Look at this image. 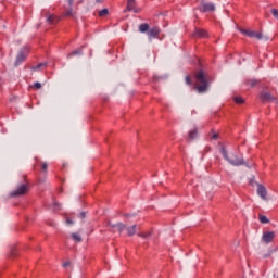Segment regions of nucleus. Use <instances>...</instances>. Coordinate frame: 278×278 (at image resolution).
Wrapping results in <instances>:
<instances>
[{
	"instance_id": "35",
	"label": "nucleus",
	"mask_w": 278,
	"mask_h": 278,
	"mask_svg": "<svg viewBox=\"0 0 278 278\" xmlns=\"http://www.w3.org/2000/svg\"><path fill=\"white\" fill-rule=\"evenodd\" d=\"M206 151H210V148H206Z\"/></svg>"
},
{
	"instance_id": "5",
	"label": "nucleus",
	"mask_w": 278,
	"mask_h": 278,
	"mask_svg": "<svg viewBox=\"0 0 278 278\" xmlns=\"http://www.w3.org/2000/svg\"><path fill=\"white\" fill-rule=\"evenodd\" d=\"M260 99L262 103H277V98L266 90L261 92Z\"/></svg>"
},
{
	"instance_id": "6",
	"label": "nucleus",
	"mask_w": 278,
	"mask_h": 278,
	"mask_svg": "<svg viewBox=\"0 0 278 278\" xmlns=\"http://www.w3.org/2000/svg\"><path fill=\"white\" fill-rule=\"evenodd\" d=\"M110 231H113V233H123L124 229H127V226L123 223H117V224H111L109 223Z\"/></svg>"
},
{
	"instance_id": "29",
	"label": "nucleus",
	"mask_w": 278,
	"mask_h": 278,
	"mask_svg": "<svg viewBox=\"0 0 278 278\" xmlns=\"http://www.w3.org/2000/svg\"><path fill=\"white\" fill-rule=\"evenodd\" d=\"M68 266H71V262L67 261V262L63 263V267H64V268H66V267H68Z\"/></svg>"
},
{
	"instance_id": "32",
	"label": "nucleus",
	"mask_w": 278,
	"mask_h": 278,
	"mask_svg": "<svg viewBox=\"0 0 278 278\" xmlns=\"http://www.w3.org/2000/svg\"><path fill=\"white\" fill-rule=\"evenodd\" d=\"M212 139H213V140H217V139H218V135H217V134H214V135L212 136Z\"/></svg>"
},
{
	"instance_id": "15",
	"label": "nucleus",
	"mask_w": 278,
	"mask_h": 278,
	"mask_svg": "<svg viewBox=\"0 0 278 278\" xmlns=\"http://www.w3.org/2000/svg\"><path fill=\"white\" fill-rule=\"evenodd\" d=\"M257 84H260V81L257 79H247L245 80V86H249L250 88H255V86H257Z\"/></svg>"
},
{
	"instance_id": "36",
	"label": "nucleus",
	"mask_w": 278,
	"mask_h": 278,
	"mask_svg": "<svg viewBox=\"0 0 278 278\" xmlns=\"http://www.w3.org/2000/svg\"><path fill=\"white\" fill-rule=\"evenodd\" d=\"M243 166H249V165H247V163H245Z\"/></svg>"
},
{
	"instance_id": "13",
	"label": "nucleus",
	"mask_w": 278,
	"mask_h": 278,
	"mask_svg": "<svg viewBox=\"0 0 278 278\" xmlns=\"http://www.w3.org/2000/svg\"><path fill=\"white\" fill-rule=\"evenodd\" d=\"M194 38H207V31L201 28L195 29L193 34Z\"/></svg>"
},
{
	"instance_id": "28",
	"label": "nucleus",
	"mask_w": 278,
	"mask_h": 278,
	"mask_svg": "<svg viewBox=\"0 0 278 278\" xmlns=\"http://www.w3.org/2000/svg\"><path fill=\"white\" fill-rule=\"evenodd\" d=\"M35 88L37 89V90H40L41 88H42V84H40V83H35Z\"/></svg>"
},
{
	"instance_id": "22",
	"label": "nucleus",
	"mask_w": 278,
	"mask_h": 278,
	"mask_svg": "<svg viewBox=\"0 0 278 278\" xmlns=\"http://www.w3.org/2000/svg\"><path fill=\"white\" fill-rule=\"evenodd\" d=\"M72 238L75 240V242H81V236L78 233H72Z\"/></svg>"
},
{
	"instance_id": "18",
	"label": "nucleus",
	"mask_w": 278,
	"mask_h": 278,
	"mask_svg": "<svg viewBox=\"0 0 278 278\" xmlns=\"http://www.w3.org/2000/svg\"><path fill=\"white\" fill-rule=\"evenodd\" d=\"M258 219H260V223H262L263 225H267V223H270L268 217H266L265 215H258Z\"/></svg>"
},
{
	"instance_id": "14",
	"label": "nucleus",
	"mask_w": 278,
	"mask_h": 278,
	"mask_svg": "<svg viewBox=\"0 0 278 278\" xmlns=\"http://www.w3.org/2000/svg\"><path fill=\"white\" fill-rule=\"evenodd\" d=\"M47 22L50 24V25H55L56 23H60V17L55 16L54 14H49L47 16Z\"/></svg>"
},
{
	"instance_id": "27",
	"label": "nucleus",
	"mask_w": 278,
	"mask_h": 278,
	"mask_svg": "<svg viewBox=\"0 0 278 278\" xmlns=\"http://www.w3.org/2000/svg\"><path fill=\"white\" fill-rule=\"evenodd\" d=\"M186 84H187L188 86H192V78H190V76H187V77H186Z\"/></svg>"
},
{
	"instance_id": "9",
	"label": "nucleus",
	"mask_w": 278,
	"mask_h": 278,
	"mask_svg": "<svg viewBox=\"0 0 278 278\" xmlns=\"http://www.w3.org/2000/svg\"><path fill=\"white\" fill-rule=\"evenodd\" d=\"M126 10L127 12H135V14H138V12H141L142 9L138 7L135 1H129Z\"/></svg>"
},
{
	"instance_id": "2",
	"label": "nucleus",
	"mask_w": 278,
	"mask_h": 278,
	"mask_svg": "<svg viewBox=\"0 0 278 278\" xmlns=\"http://www.w3.org/2000/svg\"><path fill=\"white\" fill-rule=\"evenodd\" d=\"M224 160H227L228 164H230L231 166H244V157H242V155L237 154L235 152H227V150L225 148H222L220 151Z\"/></svg>"
},
{
	"instance_id": "21",
	"label": "nucleus",
	"mask_w": 278,
	"mask_h": 278,
	"mask_svg": "<svg viewBox=\"0 0 278 278\" xmlns=\"http://www.w3.org/2000/svg\"><path fill=\"white\" fill-rule=\"evenodd\" d=\"M75 55H81V50H75L73 52H71L67 58H73Z\"/></svg>"
},
{
	"instance_id": "33",
	"label": "nucleus",
	"mask_w": 278,
	"mask_h": 278,
	"mask_svg": "<svg viewBox=\"0 0 278 278\" xmlns=\"http://www.w3.org/2000/svg\"><path fill=\"white\" fill-rule=\"evenodd\" d=\"M79 218H86V213H84V212L80 213V214H79Z\"/></svg>"
},
{
	"instance_id": "11",
	"label": "nucleus",
	"mask_w": 278,
	"mask_h": 278,
	"mask_svg": "<svg viewBox=\"0 0 278 278\" xmlns=\"http://www.w3.org/2000/svg\"><path fill=\"white\" fill-rule=\"evenodd\" d=\"M275 239V232H265L263 233V242L266 244H270L273 240Z\"/></svg>"
},
{
	"instance_id": "17",
	"label": "nucleus",
	"mask_w": 278,
	"mask_h": 278,
	"mask_svg": "<svg viewBox=\"0 0 278 278\" xmlns=\"http://www.w3.org/2000/svg\"><path fill=\"white\" fill-rule=\"evenodd\" d=\"M139 31H141V34L149 31V24L139 25Z\"/></svg>"
},
{
	"instance_id": "4",
	"label": "nucleus",
	"mask_w": 278,
	"mask_h": 278,
	"mask_svg": "<svg viewBox=\"0 0 278 278\" xmlns=\"http://www.w3.org/2000/svg\"><path fill=\"white\" fill-rule=\"evenodd\" d=\"M29 192V186L27 184H22L17 186V188L11 192V197H25Z\"/></svg>"
},
{
	"instance_id": "3",
	"label": "nucleus",
	"mask_w": 278,
	"mask_h": 278,
	"mask_svg": "<svg viewBox=\"0 0 278 278\" xmlns=\"http://www.w3.org/2000/svg\"><path fill=\"white\" fill-rule=\"evenodd\" d=\"M27 55H29V48H23L20 50L16 55L14 66H21V64L27 60Z\"/></svg>"
},
{
	"instance_id": "12",
	"label": "nucleus",
	"mask_w": 278,
	"mask_h": 278,
	"mask_svg": "<svg viewBox=\"0 0 278 278\" xmlns=\"http://www.w3.org/2000/svg\"><path fill=\"white\" fill-rule=\"evenodd\" d=\"M157 36H160V28L157 26L153 27L148 31L149 40H151L152 38H157Z\"/></svg>"
},
{
	"instance_id": "1",
	"label": "nucleus",
	"mask_w": 278,
	"mask_h": 278,
	"mask_svg": "<svg viewBox=\"0 0 278 278\" xmlns=\"http://www.w3.org/2000/svg\"><path fill=\"white\" fill-rule=\"evenodd\" d=\"M199 94H203L207 92V88H210V80L207 79V74L200 70L195 73V87Z\"/></svg>"
},
{
	"instance_id": "30",
	"label": "nucleus",
	"mask_w": 278,
	"mask_h": 278,
	"mask_svg": "<svg viewBox=\"0 0 278 278\" xmlns=\"http://www.w3.org/2000/svg\"><path fill=\"white\" fill-rule=\"evenodd\" d=\"M73 223L74 222L72 219H70V218L66 219V225H73Z\"/></svg>"
},
{
	"instance_id": "31",
	"label": "nucleus",
	"mask_w": 278,
	"mask_h": 278,
	"mask_svg": "<svg viewBox=\"0 0 278 278\" xmlns=\"http://www.w3.org/2000/svg\"><path fill=\"white\" fill-rule=\"evenodd\" d=\"M140 238H148L149 233H139Z\"/></svg>"
},
{
	"instance_id": "23",
	"label": "nucleus",
	"mask_w": 278,
	"mask_h": 278,
	"mask_svg": "<svg viewBox=\"0 0 278 278\" xmlns=\"http://www.w3.org/2000/svg\"><path fill=\"white\" fill-rule=\"evenodd\" d=\"M235 102L242 104L244 103V99H242V97H235Z\"/></svg>"
},
{
	"instance_id": "20",
	"label": "nucleus",
	"mask_w": 278,
	"mask_h": 278,
	"mask_svg": "<svg viewBox=\"0 0 278 278\" xmlns=\"http://www.w3.org/2000/svg\"><path fill=\"white\" fill-rule=\"evenodd\" d=\"M108 14H110V11L108 9H102L101 11H99L100 17L108 16Z\"/></svg>"
},
{
	"instance_id": "25",
	"label": "nucleus",
	"mask_w": 278,
	"mask_h": 278,
	"mask_svg": "<svg viewBox=\"0 0 278 278\" xmlns=\"http://www.w3.org/2000/svg\"><path fill=\"white\" fill-rule=\"evenodd\" d=\"M42 66H47V63H40L37 66H35L33 70L40 71V68H42Z\"/></svg>"
},
{
	"instance_id": "16",
	"label": "nucleus",
	"mask_w": 278,
	"mask_h": 278,
	"mask_svg": "<svg viewBox=\"0 0 278 278\" xmlns=\"http://www.w3.org/2000/svg\"><path fill=\"white\" fill-rule=\"evenodd\" d=\"M197 136H199V132L197 131V128H194L193 130L189 131L188 139L194 140L197 138Z\"/></svg>"
},
{
	"instance_id": "34",
	"label": "nucleus",
	"mask_w": 278,
	"mask_h": 278,
	"mask_svg": "<svg viewBox=\"0 0 278 278\" xmlns=\"http://www.w3.org/2000/svg\"><path fill=\"white\" fill-rule=\"evenodd\" d=\"M54 210H60V204L54 202Z\"/></svg>"
},
{
	"instance_id": "19",
	"label": "nucleus",
	"mask_w": 278,
	"mask_h": 278,
	"mask_svg": "<svg viewBox=\"0 0 278 278\" xmlns=\"http://www.w3.org/2000/svg\"><path fill=\"white\" fill-rule=\"evenodd\" d=\"M128 236H135L136 235V225L127 228Z\"/></svg>"
},
{
	"instance_id": "7",
	"label": "nucleus",
	"mask_w": 278,
	"mask_h": 278,
	"mask_svg": "<svg viewBox=\"0 0 278 278\" xmlns=\"http://www.w3.org/2000/svg\"><path fill=\"white\" fill-rule=\"evenodd\" d=\"M241 34L244 36H248L249 38H256L257 40H262V33L253 31V30H247V29H240Z\"/></svg>"
},
{
	"instance_id": "10",
	"label": "nucleus",
	"mask_w": 278,
	"mask_h": 278,
	"mask_svg": "<svg viewBox=\"0 0 278 278\" xmlns=\"http://www.w3.org/2000/svg\"><path fill=\"white\" fill-rule=\"evenodd\" d=\"M256 191L258 197H261V199L266 201V197H268V191L266 190V187H264L263 185H258Z\"/></svg>"
},
{
	"instance_id": "8",
	"label": "nucleus",
	"mask_w": 278,
	"mask_h": 278,
	"mask_svg": "<svg viewBox=\"0 0 278 278\" xmlns=\"http://www.w3.org/2000/svg\"><path fill=\"white\" fill-rule=\"evenodd\" d=\"M216 10V7L212 2H203L200 5V12H214Z\"/></svg>"
},
{
	"instance_id": "26",
	"label": "nucleus",
	"mask_w": 278,
	"mask_h": 278,
	"mask_svg": "<svg viewBox=\"0 0 278 278\" xmlns=\"http://www.w3.org/2000/svg\"><path fill=\"white\" fill-rule=\"evenodd\" d=\"M63 14L64 16H73V10H66Z\"/></svg>"
},
{
	"instance_id": "24",
	"label": "nucleus",
	"mask_w": 278,
	"mask_h": 278,
	"mask_svg": "<svg viewBox=\"0 0 278 278\" xmlns=\"http://www.w3.org/2000/svg\"><path fill=\"white\" fill-rule=\"evenodd\" d=\"M40 164H41V172L47 173V168L49 167V165L47 163H40Z\"/></svg>"
}]
</instances>
